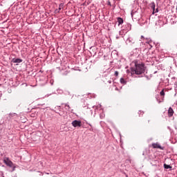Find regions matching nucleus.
Returning a JSON list of instances; mask_svg holds the SVG:
<instances>
[{"mask_svg":"<svg viewBox=\"0 0 177 177\" xmlns=\"http://www.w3.org/2000/svg\"><path fill=\"white\" fill-rule=\"evenodd\" d=\"M131 72L133 74H136L137 75L143 74L145 73V64L135 62V67L131 68Z\"/></svg>","mask_w":177,"mask_h":177,"instance_id":"1","label":"nucleus"},{"mask_svg":"<svg viewBox=\"0 0 177 177\" xmlns=\"http://www.w3.org/2000/svg\"><path fill=\"white\" fill-rule=\"evenodd\" d=\"M3 162L7 165L8 167H10V168H13L12 171H15V165L13 164V162L10 160H9V158L5 157L3 158Z\"/></svg>","mask_w":177,"mask_h":177,"instance_id":"2","label":"nucleus"},{"mask_svg":"<svg viewBox=\"0 0 177 177\" xmlns=\"http://www.w3.org/2000/svg\"><path fill=\"white\" fill-rule=\"evenodd\" d=\"M72 125L75 128H77V127H81V121L74 120L73 122H72Z\"/></svg>","mask_w":177,"mask_h":177,"instance_id":"3","label":"nucleus"},{"mask_svg":"<svg viewBox=\"0 0 177 177\" xmlns=\"http://www.w3.org/2000/svg\"><path fill=\"white\" fill-rule=\"evenodd\" d=\"M152 147H153V149H160V150H164V148L162 147L158 143H153Z\"/></svg>","mask_w":177,"mask_h":177,"instance_id":"4","label":"nucleus"},{"mask_svg":"<svg viewBox=\"0 0 177 177\" xmlns=\"http://www.w3.org/2000/svg\"><path fill=\"white\" fill-rule=\"evenodd\" d=\"M174 115V109L171 107L169 108L168 110V116L169 117H172Z\"/></svg>","mask_w":177,"mask_h":177,"instance_id":"5","label":"nucleus"},{"mask_svg":"<svg viewBox=\"0 0 177 177\" xmlns=\"http://www.w3.org/2000/svg\"><path fill=\"white\" fill-rule=\"evenodd\" d=\"M12 63H21L23 62V59H19V58H17V59L14 58L12 59Z\"/></svg>","mask_w":177,"mask_h":177,"instance_id":"6","label":"nucleus"},{"mask_svg":"<svg viewBox=\"0 0 177 177\" xmlns=\"http://www.w3.org/2000/svg\"><path fill=\"white\" fill-rule=\"evenodd\" d=\"M64 6V3H60L59 6L58 10H55V13H59V12H60L62 10V9H63Z\"/></svg>","mask_w":177,"mask_h":177,"instance_id":"7","label":"nucleus"},{"mask_svg":"<svg viewBox=\"0 0 177 177\" xmlns=\"http://www.w3.org/2000/svg\"><path fill=\"white\" fill-rule=\"evenodd\" d=\"M118 22L119 26H120V24H122V23H124V19H122V18L118 17Z\"/></svg>","mask_w":177,"mask_h":177,"instance_id":"8","label":"nucleus"},{"mask_svg":"<svg viewBox=\"0 0 177 177\" xmlns=\"http://www.w3.org/2000/svg\"><path fill=\"white\" fill-rule=\"evenodd\" d=\"M164 168H165V169H169L172 168V167L169 165L165 164Z\"/></svg>","mask_w":177,"mask_h":177,"instance_id":"9","label":"nucleus"},{"mask_svg":"<svg viewBox=\"0 0 177 177\" xmlns=\"http://www.w3.org/2000/svg\"><path fill=\"white\" fill-rule=\"evenodd\" d=\"M120 82L122 83V84H127V82L125 81V80L124 79V78H120Z\"/></svg>","mask_w":177,"mask_h":177,"instance_id":"10","label":"nucleus"},{"mask_svg":"<svg viewBox=\"0 0 177 177\" xmlns=\"http://www.w3.org/2000/svg\"><path fill=\"white\" fill-rule=\"evenodd\" d=\"M65 109L66 110H68V111H70V109H71L70 105L65 104Z\"/></svg>","mask_w":177,"mask_h":177,"instance_id":"11","label":"nucleus"},{"mask_svg":"<svg viewBox=\"0 0 177 177\" xmlns=\"http://www.w3.org/2000/svg\"><path fill=\"white\" fill-rule=\"evenodd\" d=\"M151 8H152V9H153V12H154V10H156V4H155L154 3H153L151 4Z\"/></svg>","mask_w":177,"mask_h":177,"instance_id":"12","label":"nucleus"},{"mask_svg":"<svg viewBox=\"0 0 177 177\" xmlns=\"http://www.w3.org/2000/svg\"><path fill=\"white\" fill-rule=\"evenodd\" d=\"M165 93L164 92V90H162L160 91V96H165Z\"/></svg>","mask_w":177,"mask_h":177,"instance_id":"13","label":"nucleus"},{"mask_svg":"<svg viewBox=\"0 0 177 177\" xmlns=\"http://www.w3.org/2000/svg\"><path fill=\"white\" fill-rule=\"evenodd\" d=\"M115 77H118V71H115Z\"/></svg>","mask_w":177,"mask_h":177,"instance_id":"14","label":"nucleus"},{"mask_svg":"<svg viewBox=\"0 0 177 177\" xmlns=\"http://www.w3.org/2000/svg\"><path fill=\"white\" fill-rule=\"evenodd\" d=\"M156 12H158V10L156 9Z\"/></svg>","mask_w":177,"mask_h":177,"instance_id":"15","label":"nucleus"}]
</instances>
